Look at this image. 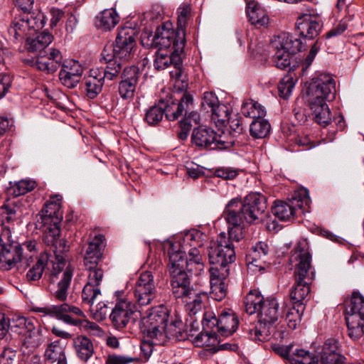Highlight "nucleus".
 Listing matches in <instances>:
<instances>
[{
	"mask_svg": "<svg viewBox=\"0 0 364 364\" xmlns=\"http://www.w3.org/2000/svg\"><path fill=\"white\" fill-rule=\"evenodd\" d=\"M201 236L198 231L187 233L184 240L190 242L191 248L188 250V257L185 259L186 252L182 251L178 244L170 242L168 248L169 257V272L171 276V285L173 294L178 296L195 294L201 296V293H196L189 287V279L185 269L195 274H198L203 269L204 264L200 251L197 247H200L202 242L197 240Z\"/></svg>",
	"mask_w": 364,
	"mask_h": 364,
	"instance_id": "obj_1",
	"label": "nucleus"
},
{
	"mask_svg": "<svg viewBox=\"0 0 364 364\" xmlns=\"http://www.w3.org/2000/svg\"><path fill=\"white\" fill-rule=\"evenodd\" d=\"M244 305L247 314L260 315L257 323L244 327L245 333L255 342L269 341L278 320L279 303L275 297H245Z\"/></svg>",
	"mask_w": 364,
	"mask_h": 364,
	"instance_id": "obj_2",
	"label": "nucleus"
},
{
	"mask_svg": "<svg viewBox=\"0 0 364 364\" xmlns=\"http://www.w3.org/2000/svg\"><path fill=\"white\" fill-rule=\"evenodd\" d=\"M0 210L2 211V214L6 215L2 222L0 234L1 267L9 270L18 262L29 266L30 261L33 260V256H23L21 246L12 239L11 228L5 224V223H10L16 218L18 207L16 203L8 201L0 208Z\"/></svg>",
	"mask_w": 364,
	"mask_h": 364,
	"instance_id": "obj_3",
	"label": "nucleus"
},
{
	"mask_svg": "<svg viewBox=\"0 0 364 364\" xmlns=\"http://www.w3.org/2000/svg\"><path fill=\"white\" fill-rule=\"evenodd\" d=\"M208 257L211 267L210 274V294H228L227 284L224 279L228 274V265L235 261V247L225 240L223 235L218 243H213L208 251Z\"/></svg>",
	"mask_w": 364,
	"mask_h": 364,
	"instance_id": "obj_4",
	"label": "nucleus"
},
{
	"mask_svg": "<svg viewBox=\"0 0 364 364\" xmlns=\"http://www.w3.org/2000/svg\"><path fill=\"white\" fill-rule=\"evenodd\" d=\"M62 197L60 195L50 196L49 202H47V227L49 236L52 237L50 242H52V248L55 254V260H52L53 267V273L52 277L56 274L61 272L65 267V260L63 253L68 250L66 242L63 239H59L60 235V224L63 219V213L61 211Z\"/></svg>",
	"mask_w": 364,
	"mask_h": 364,
	"instance_id": "obj_5",
	"label": "nucleus"
},
{
	"mask_svg": "<svg viewBox=\"0 0 364 364\" xmlns=\"http://www.w3.org/2000/svg\"><path fill=\"white\" fill-rule=\"evenodd\" d=\"M104 240L102 235H96L89 242L85 252L84 264L90 271L88 282L82 289V293L85 296H97L101 294L99 285L103 278V271L97 266L102 257L105 247Z\"/></svg>",
	"mask_w": 364,
	"mask_h": 364,
	"instance_id": "obj_6",
	"label": "nucleus"
},
{
	"mask_svg": "<svg viewBox=\"0 0 364 364\" xmlns=\"http://www.w3.org/2000/svg\"><path fill=\"white\" fill-rule=\"evenodd\" d=\"M168 317V309L161 304L151 308L147 316L141 318L140 329L152 344L162 346L166 343L165 329Z\"/></svg>",
	"mask_w": 364,
	"mask_h": 364,
	"instance_id": "obj_7",
	"label": "nucleus"
},
{
	"mask_svg": "<svg viewBox=\"0 0 364 364\" xmlns=\"http://www.w3.org/2000/svg\"><path fill=\"white\" fill-rule=\"evenodd\" d=\"M291 262H297L295 268L296 284L290 296H308L311 292L309 283L304 279L308 276L311 267V255L305 240L299 241L294 249L291 257Z\"/></svg>",
	"mask_w": 364,
	"mask_h": 364,
	"instance_id": "obj_8",
	"label": "nucleus"
},
{
	"mask_svg": "<svg viewBox=\"0 0 364 364\" xmlns=\"http://www.w3.org/2000/svg\"><path fill=\"white\" fill-rule=\"evenodd\" d=\"M135 31L129 27L121 28L115 40V44L106 45L102 52L101 60L116 58L122 62L132 59L136 50Z\"/></svg>",
	"mask_w": 364,
	"mask_h": 364,
	"instance_id": "obj_9",
	"label": "nucleus"
},
{
	"mask_svg": "<svg viewBox=\"0 0 364 364\" xmlns=\"http://www.w3.org/2000/svg\"><path fill=\"white\" fill-rule=\"evenodd\" d=\"M274 50L272 61L279 69H285L291 64L292 55L301 51L303 42L288 33H282L275 36L271 42Z\"/></svg>",
	"mask_w": 364,
	"mask_h": 364,
	"instance_id": "obj_10",
	"label": "nucleus"
},
{
	"mask_svg": "<svg viewBox=\"0 0 364 364\" xmlns=\"http://www.w3.org/2000/svg\"><path fill=\"white\" fill-rule=\"evenodd\" d=\"M186 43L185 29L177 28L175 31L171 23H166L157 28L151 43L146 45L166 50L173 46V51L183 52Z\"/></svg>",
	"mask_w": 364,
	"mask_h": 364,
	"instance_id": "obj_11",
	"label": "nucleus"
},
{
	"mask_svg": "<svg viewBox=\"0 0 364 364\" xmlns=\"http://www.w3.org/2000/svg\"><path fill=\"white\" fill-rule=\"evenodd\" d=\"M223 215L228 225V238L225 240L234 247L232 241L238 242L242 238V227L246 222L242 200L238 198L232 199L226 205ZM222 235L226 238L225 233H221L215 243L218 242Z\"/></svg>",
	"mask_w": 364,
	"mask_h": 364,
	"instance_id": "obj_12",
	"label": "nucleus"
},
{
	"mask_svg": "<svg viewBox=\"0 0 364 364\" xmlns=\"http://www.w3.org/2000/svg\"><path fill=\"white\" fill-rule=\"evenodd\" d=\"M310 204L311 198L308 190L301 188L294 192L289 203L276 201L272 212L280 220H289L294 216L296 208L308 212Z\"/></svg>",
	"mask_w": 364,
	"mask_h": 364,
	"instance_id": "obj_13",
	"label": "nucleus"
},
{
	"mask_svg": "<svg viewBox=\"0 0 364 364\" xmlns=\"http://www.w3.org/2000/svg\"><path fill=\"white\" fill-rule=\"evenodd\" d=\"M346 303L348 335L355 340L364 333V297H350Z\"/></svg>",
	"mask_w": 364,
	"mask_h": 364,
	"instance_id": "obj_14",
	"label": "nucleus"
},
{
	"mask_svg": "<svg viewBox=\"0 0 364 364\" xmlns=\"http://www.w3.org/2000/svg\"><path fill=\"white\" fill-rule=\"evenodd\" d=\"M191 141L198 147L210 150L227 149L235 143L232 139L226 140L225 136L218 135L213 129L203 127L193 129Z\"/></svg>",
	"mask_w": 364,
	"mask_h": 364,
	"instance_id": "obj_15",
	"label": "nucleus"
},
{
	"mask_svg": "<svg viewBox=\"0 0 364 364\" xmlns=\"http://www.w3.org/2000/svg\"><path fill=\"white\" fill-rule=\"evenodd\" d=\"M336 82L331 75L322 73L314 78L306 91V100H332L335 97Z\"/></svg>",
	"mask_w": 364,
	"mask_h": 364,
	"instance_id": "obj_16",
	"label": "nucleus"
},
{
	"mask_svg": "<svg viewBox=\"0 0 364 364\" xmlns=\"http://www.w3.org/2000/svg\"><path fill=\"white\" fill-rule=\"evenodd\" d=\"M43 18L37 20L28 14L15 18L8 29L9 37L14 41H22L31 34L30 32L32 30L36 31L43 28Z\"/></svg>",
	"mask_w": 364,
	"mask_h": 364,
	"instance_id": "obj_17",
	"label": "nucleus"
},
{
	"mask_svg": "<svg viewBox=\"0 0 364 364\" xmlns=\"http://www.w3.org/2000/svg\"><path fill=\"white\" fill-rule=\"evenodd\" d=\"M242 210L245 214L246 222L252 223L262 220L267 208L266 197L259 193H251L242 201Z\"/></svg>",
	"mask_w": 364,
	"mask_h": 364,
	"instance_id": "obj_18",
	"label": "nucleus"
},
{
	"mask_svg": "<svg viewBox=\"0 0 364 364\" xmlns=\"http://www.w3.org/2000/svg\"><path fill=\"white\" fill-rule=\"evenodd\" d=\"M181 53L182 52L172 51L169 53L167 50H158L156 53L154 66L156 70H164L173 65L175 70H171L170 74L172 77L179 78L181 76Z\"/></svg>",
	"mask_w": 364,
	"mask_h": 364,
	"instance_id": "obj_19",
	"label": "nucleus"
},
{
	"mask_svg": "<svg viewBox=\"0 0 364 364\" xmlns=\"http://www.w3.org/2000/svg\"><path fill=\"white\" fill-rule=\"evenodd\" d=\"M82 73L83 68L77 60H66L59 73V79L64 86L68 88H73L80 81Z\"/></svg>",
	"mask_w": 364,
	"mask_h": 364,
	"instance_id": "obj_20",
	"label": "nucleus"
},
{
	"mask_svg": "<svg viewBox=\"0 0 364 364\" xmlns=\"http://www.w3.org/2000/svg\"><path fill=\"white\" fill-rule=\"evenodd\" d=\"M138 307L136 304L121 299L113 309L110 318L117 328H122L129 323L131 316L136 312Z\"/></svg>",
	"mask_w": 364,
	"mask_h": 364,
	"instance_id": "obj_21",
	"label": "nucleus"
},
{
	"mask_svg": "<svg viewBox=\"0 0 364 364\" xmlns=\"http://www.w3.org/2000/svg\"><path fill=\"white\" fill-rule=\"evenodd\" d=\"M139 70L135 66L125 68L122 74V80L119 85V94L123 99L134 97L139 80Z\"/></svg>",
	"mask_w": 364,
	"mask_h": 364,
	"instance_id": "obj_22",
	"label": "nucleus"
},
{
	"mask_svg": "<svg viewBox=\"0 0 364 364\" xmlns=\"http://www.w3.org/2000/svg\"><path fill=\"white\" fill-rule=\"evenodd\" d=\"M28 49L33 53H38L31 60V65L37 70H46V32L42 31L35 38L27 39Z\"/></svg>",
	"mask_w": 364,
	"mask_h": 364,
	"instance_id": "obj_23",
	"label": "nucleus"
},
{
	"mask_svg": "<svg viewBox=\"0 0 364 364\" xmlns=\"http://www.w3.org/2000/svg\"><path fill=\"white\" fill-rule=\"evenodd\" d=\"M296 26L299 35L308 39L317 36L321 28L318 17L311 14H304L299 17Z\"/></svg>",
	"mask_w": 364,
	"mask_h": 364,
	"instance_id": "obj_24",
	"label": "nucleus"
},
{
	"mask_svg": "<svg viewBox=\"0 0 364 364\" xmlns=\"http://www.w3.org/2000/svg\"><path fill=\"white\" fill-rule=\"evenodd\" d=\"M338 342L336 339L326 340L320 352L318 364H343L345 358L338 352Z\"/></svg>",
	"mask_w": 364,
	"mask_h": 364,
	"instance_id": "obj_25",
	"label": "nucleus"
},
{
	"mask_svg": "<svg viewBox=\"0 0 364 364\" xmlns=\"http://www.w3.org/2000/svg\"><path fill=\"white\" fill-rule=\"evenodd\" d=\"M193 105V97L188 93L183 94L178 102L164 101V114L167 119L173 121L183 114L184 111L191 109Z\"/></svg>",
	"mask_w": 364,
	"mask_h": 364,
	"instance_id": "obj_26",
	"label": "nucleus"
},
{
	"mask_svg": "<svg viewBox=\"0 0 364 364\" xmlns=\"http://www.w3.org/2000/svg\"><path fill=\"white\" fill-rule=\"evenodd\" d=\"M218 333L222 336L232 335L238 328L239 320L237 315L231 310L222 312L218 319Z\"/></svg>",
	"mask_w": 364,
	"mask_h": 364,
	"instance_id": "obj_27",
	"label": "nucleus"
},
{
	"mask_svg": "<svg viewBox=\"0 0 364 364\" xmlns=\"http://www.w3.org/2000/svg\"><path fill=\"white\" fill-rule=\"evenodd\" d=\"M288 305L290 307L286 315V321L288 327L294 330L301 321L305 306L303 302L298 299V297H289Z\"/></svg>",
	"mask_w": 364,
	"mask_h": 364,
	"instance_id": "obj_28",
	"label": "nucleus"
},
{
	"mask_svg": "<svg viewBox=\"0 0 364 364\" xmlns=\"http://www.w3.org/2000/svg\"><path fill=\"white\" fill-rule=\"evenodd\" d=\"M312 111L315 121L323 126H327L331 121V112L326 102L321 100H306Z\"/></svg>",
	"mask_w": 364,
	"mask_h": 364,
	"instance_id": "obj_29",
	"label": "nucleus"
},
{
	"mask_svg": "<svg viewBox=\"0 0 364 364\" xmlns=\"http://www.w3.org/2000/svg\"><path fill=\"white\" fill-rule=\"evenodd\" d=\"M247 14L253 25L264 26L269 23L267 11L257 2L250 1L247 3Z\"/></svg>",
	"mask_w": 364,
	"mask_h": 364,
	"instance_id": "obj_30",
	"label": "nucleus"
},
{
	"mask_svg": "<svg viewBox=\"0 0 364 364\" xmlns=\"http://www.w3.org/2000/svg\"><path fill=\"white\" fill-rule=\"evenodd\" d=\"M119 21V16L113 9H105L100 12L95 19V26L105 31H110Z\"/></svg>",
	"mask_w": 364,
	"mask_h": 364,
	"instance_id": "obj_31",
	"label": "nucleus"
},
{
	"mask_svg": "<svg viewBox=\"0 0 364 364\" xmlns=\"http://www.w3.org/2000/svg\"><path fill=\"white\" fill-rule=\"evenodd\" d=\"M156 293L154 277L149 272H144L140 274L135 284V296H148Z\"/></svg>",
	"mask_w": 364,
	"mask_h": 364,
	"instance_id": "obj_32",
	"label": "nucleus"
},
{
	"mask_svg": "<svg viewBox=\"0 0 364 364\" xmlns=\"http://www.w3.org/2000/svg\"><path fill=\"white\" fill-rule=\"evenodd\" d=\"M105 80L102 73L92 70L90 75L85 79L86 95L90 99L95 98L102 91Z\"/></svg>",
	"mask_w": 364,
	"mask_h": 364,
	"instance_id": "obj_33",
	"label": "nucleus"
},
{
	"mask_svg": "<svg viewBox=\"0 0 364 364\" xmlns=\"http://www.w3.org/2000/svg\"><path fill=\"white\" fill-rule=\"evenodd\" d=\"M191 332H192V329ZM165 335L166 336V343L169 339L182 341L188 338L189 336L191 337L194 336L193 333H188L187 331L183 330V323L180 319L173 320L169 325L167 324L166 328L165 329Z\"/></svg>",
	"mask_w": 364,
	"mask_h": 364,
	"instance_id": "obj_34",
	"label": "nucleus"
},
{
	"mask_svg": "<svg viewBox=\"0 0 364 364\" xmlns=\"http://www.w3.org/2000/svg\"><path fill=\"white\" fill-rule=\"evenodd\" d=\"M74 346L78 357L84 361L91 358L94 352V347L89 338L85 336H78L74 340Z\"/></svg>",
	"mask_w": 364,
	"mask_h": 364,
	"instance_id": "obj_35",
	"label": "nucleus"
},
{
	"mask_svg": "<svg viewBox=\"0 0 364 364\" xmlns=\"http://www.w3.org/2000/svg\"><path fill=\"white\" fill-rule=\"evenodd\" d=\"M241 112L245 117L254 119L264 117L266 115L264 107L252 100L243 102L241 107Z\"/></svg>",
	"mask_w": 364,
	"mask_h": 364,
	"instance_id": "obj_36",
	"label": "nucleus"
},
{
	"mask_svg": "<svg viewBox=\"0 0 364 364\" xmlns=\"http://www.w3.org/2000/svg\"><path fill=\"white\" fill-rule=\"evenodd\" d=\"M271 126L264 117L253 119L250 124V132L252 136L257 139L266 137L270 132Z\"/></svg>",
	"mask_w": 364,
	"mask_h": 364,
	"instance_id": "obj_37",
	"label": "nucleus"
},
{
	"mask_svg": "<svg viewBox=\"0 0 364 364\" xmlns=\"http://www.w3.org/2000/svg\"><path fill=\"white\" fill-rule=\"evenodd\" d=\"M164 100L150 107L145 113L144 119L150 125H156L160 122L164 114Z\"/></svg>",
	"mask_w": 364,
	"mask_h": 364,
	"instance_id": "obj_38",
	"label": "nucleus"
},
{
	"mask_svg": "<svg viewBox=\"0 0 364 364\" xmlns=\"http://www.w3.org/2000/svg\"><path fill=\"white\" fill-rule=\"evenodd\" d=\"M269 250V247L265 242H257L255 246H252L251 252L247 256V259L249 264L262 267L261 265L257 264V262L258 260L263 259L266 257Z\"/></svg>",
	"mask_w": 364,
	"mask_h": 364,
	"instance_id": "obj_39",
	"label": "nucleus"
},
{
	"mask_svg": "<svg viewBox=\"0 0 364 364\" xmlns=\"http://www.w3.org/2000/svg\"><path fill=\"white\" fill-rule=\"evenodd\" d=\"M47 360L52 364H67L64 349L58 341L47 346Z\"/></svg>",
	"mask_w": 364,
	"mask_h": 364,
	"instance_id": "obj_40",
	"label": "nucleus"
},
{
	"mask_svg": "<svg viewBox=\"0 0 364 364\" xmlns=\"http://www.w3.org/2000/svg\"><path fill=\"white\" fill-rule=\"evenodd\" d=\"M68 311H64L60 306H53L47 308V315L55 317L59 320H63L66 323L79 326L80 328L81 323L83 319H75L68 314Z\"/></svg>",
	"mask_w": 364,
	"mask_h": 364,
	"instance_id": "obj_41",
	"label": "nucleus"
},
{
	"mask_svg": "<svg viewBox=\"0 0 364 364\" xmlns=\"http://www.w3.org/2000/svg\"><path fill=\"white\" fill-rule=\"evenodd\" d=\"M291 364H318V359L313 353L296 348L291 358Z\"/></svg>",
	"mask_w": 364,
	"mask_h": 364,
	"instance_id": "obj_42",
	"label": "nucleus"
},
{
	"mask_svg": "<svg viewBox=\"0 0 364 364\" xmlns=\"http://www.w3.org/2000/svg\"><path fill=\"white\" fill-rule=\"evenodd\" d=\"M192 341L196 346L198 347H214L219 343L216 333L208 331L197 334L193 337Z\"/></svg>",
	"mask_w": 364,
	"mask_h": 364,
	"instance_id": "obj_43",
	"label": "nucleus"
},
{
	"mask_svg": "<svg viewBox=\"0 0 364 364\" xmlns=\"http://www.w3.org/2000/svg\"><path fill=\"white\" fill-rule=\"evenodd\" d=\"M61 52L56 48H51L47 53V73H54L63 64Z\"/></svg>",
	"mask_w": 364,
	"mask_h": 364,
	"instance_id": "obj_44",
	"label": "nucleus"
},
{
	"mask_svg": "<svg viewBox=\"0 0 364 364\" xmlns=\"http://www.w3.org/2000/svg\"><path fill=\"white\" fill-rule=\"evenodd\" d=\"M36 187V183L29 180H21L11 185L9 188V193L14 197H18L31 191Z\"/></svg>",
	"mask_w": 364,
	"mask_h": 364,
	"instance_id": "obj_45",
	"label": "nucleus"
},
{
	"mask_svg": "<svg viewBox=\"0 0 364 364\" xmlns=\"http://www.w3.org/2000/svg\"><path fill=\"white\" fill-rule=\"evenodd\" d=\"M95 299L96 297H91V299L88 300V303L90 305V311L94 319L96 321H102L107 316L108 307L103 301L95 303Z\"/></svg>",
	"mask_w": 364,
	"mask_h": 364,
	"instance_id": "obj_46",
	"label": "nucleus"
},
{
	"mask_svg": "<svg viewBox=\"0 0 364 364\" xmlns=\"http://www.w3.org/2000/svg\"><path fill=\"white\" fill-rule=\"evenodd\" d=\"M107 65L106 66V68L103 71V73H102V77L105 79H107L108 80H112L116 77L118 76L119 73L122 70V63L123 62L116 59L112 58L110 59V60H104Z\"/></svg>",
	"mask_w": 364,
	"mask_h": 364,
	"instance_id": "obj_47",
	"label": "nucleus"
},
{
	"mask_svg": "<svg viewBox=\"0 0 364 364\" xmlns=\"http://www.w3.org/2000/svg\"><path fill=\"white\" fill-rule=\"evenodd\" d=\"M68 97L64 93L60 91L49 93L47 91V105L52 104L60 109L66 110L68 109Z\"/></svg>",
	"mask_w": 364,
	"mask_h": 364,
	"instance_id": "obj_48",
	"label": "nucleus"
},
{
	"mask_svg": "<svg viewBox=\"0 0 364 364\" xmlns=\"http://www.w3.org/2000/svg\"><path fill=\"white\" fill-rule=\"evenodd\" d=\"M294 85V77L291 75H285L278 85L279 96L283 99H288L291 95Z\"/></svg>",
	"mask_w": 364,
	"mask_h": 364,
	"instance_id": "obj_49",
	"label": "nucleus"
},
{
	"mask_svg": "<svg viewBox=\"0 0 364 364\" xmlns=\"http://www.w3.org/2000/svg\"><path fill=\"white\" fill-rule=\"evenodd\" d=\"M45 267L46 264L43 258V254H41V257L38 259L36 264L33 265L27 272V279L28 281H36L42 277Z\"/></svg>",
	"mask_w": 364,
	"mask_h": 364,
	"instance_id": "obj_50",
	"label": "nucleus"
},
{
	"mask_svg": "<svg viewBox=\"0 0 364 364\" xmlns=\"http://www.w3.org/2000/svg\"><path fill=\"white\" fill-rule=\"evenodd\" d=\"M212 117L214 120L221 124H225L230 119V112L228 107L223 105L219 104L212 111Z\"/></svg>",
	"mask_w": 364,
	"mask_h": 364,
	"instance_id": "obj_51",
	"label": "nucleus"
},
{
	"mask_svg": "<svg viewBox=\"0 0 364 364\" xmlns=\"http://www.w3.org/2000/svg\"><path fill=\"white\" fill-rule=\"evenodd\" d=\"M73 272L71 269L67 268L63 274L62 279L58 282V289L56 291L55 296H65L67 294V289L70 285Z\"/></svg>",
	"mask_w": 364,
	"mask_h": 364,
	"instance_id": "obj_52",
	"label": "nucleus"
},
{
	"mask_svg": "<svg viewBox=\"0 0 364 364\" xmlns=\"http://www.w3.org/2000/svg\"><path fill=\"white\" fill-rule=\"evenodd\" d=\"M185 304L186 311L189 315H196L201 311L203 305L200 297H188Z\"/></svg>",
	"mask_w": 364,
	"mask_h": 364,
	"instance_id": "obj_53",
	"label": "nucleus"
},
{
	"mask_svg": "<svg viewBox=\"0 0 364 364\" xmlns=\"http://www.w3.org/2000/svg\"><path fill=\"white\" fill-rule=\"evenodd\" d=\"M272 348L277 354L287 360L291 363V358L296 348L293 344L287 346L274 344L272 346Z\"/></svg>",
	"mask_w": 364,
	"mask_h": 364,
	"instance_id": "obj_54",
	"label": "nucleus"
},
{
	"mask_svg": "<svg viewBox=\"0 0 364 364\" xmlns=\"http://www.w3.org/2000/svg\"><path fill=\"white\" fill-rule=\"evenodd\" d=\"M80 328L92 336H102L104 334V331L97 323L86 319L82 321Z\"/></svg>",
	"mask_w": 364,
	"mask_h": 364,
	"instance_id": "obj_55",
	"label": "nucleus"
},
{
	"mask_svg": "<svg viewBox=\"0 0 364 364\" xmlns=\"http://www.w3.org/2000/svg\"><path fill=\"white\" fill-rule=\"evenodd\" d=\"M215 175L225 180H231L238 175V171L230 167H223L217 168Z\"/></svg>",
	"mask_w": 364,
	"mask_h": 364,
	"instance_id": "obj_56",
	"label": "nucleus"
},
{
	"mask_svg": "<svg viewBox=\"0 0 364 364\" xmlns=\"http://www.w3.org/2000/svg\"><path fill=\"white\" fill-rule=\"evenodd\" d=\"M219 104V100L215 94L208 92L204 93L202 102V106L204 109L208 107L212 111Z\"/></svg>",
	"mask_w": 364,
	"mask_h": 364,
	"instance_id": "obj_57",
	"label": "nucleus"
},
{
	"mask_svg": "<svg viewBox=\"0 0 364 364\" xmlns=\"http://www.w3.org/2000/svg\"><path fill=\"white\" fill-rule=\"evenodd\" d=\"M137 360V358L127 355H109L107 358L105 364H129Z\"/></svg>",
	"mask_w": 364,
	"mask_h": 364,
	"instance_id": "obj_58",
	"label": "nucleus"
},
{
	"mask_svg": "<svg viewBox=\"0 0 364 364\" xmlns=\"http://www.w3.org/2000/svg\"><path fill=\"white\" fill-rule=\"evenodd\" d=\"M191 13V8L188 5H183L178 9V28L184 29L187 18Z\"/></svg>",
	"mask_w": 364,
	"mask_h": 364,
	"instance_id": "obj_59",
	"label": "nucleus"
},
{
	"mask_svg": "<svg viewBox=\"0 0 364 364\" xmlns=\"http://www.w3.org/2000/svg\"><path fill=\"white\" fill-rule=\"evenodd\" d=\"M227 122L229 123L230 133L233 136L240 134L243 131V126L242 121L238 117H235L229 119Z\"/></svg>",
	"mask_w": 364,
	"mask_h": 364,
	"instance_id": "obj_60",
	"label": "nucleus"
},
{
	"mask_svg": "<svg viewBox=\"0 0 364 364\" xmlns=\"http://www.w3.org/2000/svg\"><path fill=\"white\" fill-rule=\"evenodd\" d=\"M16 353L9 348L5 349L0 355V364H13Z\"/></svg>",
	"mask_w": 364,
	"mask_h": 364,
	"instance_id": "obj_61",
	"label": "nucleus"
},
{
	"mask_svg": "<svg viewBox=\"0 0 364 364\" xmlns=\"http://www.w3.org/2000/svg\"><path fill=\"white\" fill-rule=\"evenodd\" d=\"M11 85V77L8 75H0V99L8 92Z\"/></svg>",
	"mask_w": 364,
	"mask_h": 364,
	"instance_id": "obj_62",
	"label": "nucleus"
},
{
	"mask_svg": "<svg viewBox=\"0 0 364 364\" xmlns=\"http://www.w3.org/2000/svg\"><path fill=\"white\" fill-rule=\"evenodd\" d=\"M192 124L189 121L181 120L179 122L180 131L178 133V136L181 140H185L188 136L189 131L191 130Z\"/></svg>",
	"mask_w": 364,
	"mask_h": 364,
	"instance_id": "obj_63",
	"label": "nucleus"
},
{
	"mask_svg": "<svg viewBox=\"0 0 364 364\" xmlns=\"http://www.w3.org/2000/svg\"><path fill=\"white\" fill-rule=\"evenodd\" d=\"M50 14L51 15L50 26L51 28H53L62 19L64 16V12L60 9L53 7L50 9Z\"/></svg>",
	"mask_w": 364,
	"mask_h": 364,
	"instance_id": "obj_64",
	"label": "nucleus"
}]
</instances>
